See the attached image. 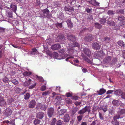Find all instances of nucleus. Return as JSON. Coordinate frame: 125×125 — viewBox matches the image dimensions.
<instances>
[{"instance_id": "nucleus-5", "label": "nucleus", "mask_w": 125, "mask_h": 125, "mask_svg": "<svg viewBox=\"0 0 125 125\" xmlns=\"http://www.w3.org/2000/svg\"><path fill=\"white\" fill-rule=\"evenodd\" d=\"M12 112V110L9 108H7L5 112V115L7 116H10Z\"/></svg>"}, {"instance_id": "nucleus-9", "label": "nucleus", "mask_w": 125, "mask_h": 125, "mask_svg": "<svg viewBox=\"0 0 125 125\" xmlns=\"http://www.w3.org/2000/svg\"><path fill=\"white\" fill-rule=\"evenodd\" d=\"M36 104V102L34 100L31 101L29 104V106L30 108H33Z\"/></svg>"}, {"instance_id": "nucleus-1", "label": "nucleus", "mask_w": 125, "mask_h": 125, "mask_svg": "<svg viewBox=\"0 0 125 125\" xmlns=\"http://www.w3.org/2000/svg\"><path fill=\"white\" fill-rule=\"evenodd\" d=\"M90 111V107L88 106H86L85 107L83 108L82 110H80L79 111L78 113V114H83L84 113L87 112H89Z\"/></svg>"}, {"instance_id": "nucleus-41", "label": "nucleus", "mask_w": 125, "mask_h": 125, "mask_svg": "<svg viewBox=\"0 0 125 125\" xmlns=\"http://www.w3.org/2000/svg\"><path fill=\"white\" fill-rule=\"evenodd\" d=\"M118 20L121 21H122L124 20V17L122 16H120L118 17Z\"/></svg>"}, {"instance_id": "nucleus-11", "label": "nucleus", "mask_w": 125, "mask_h": 125, "mask_svg": "<svg viewBox=\"0 0 125 125\" xmlns=\"http://www.w3.org/2000/svg\"><path fill=\"white\" fill-rule=\"evenodd\" d=\"M67 37L69 40L73 42L75 41L76 40V38L74 36L72 35H68Z\"/></svg>"}, {"instance_id": "nucleus-34", "label": "nucleus", "mask_w": 125, "mask_h": 125, "mask_svg": "<svg viewBox=\"0 0 125 125\" xmlns=\"http://www.w3.org/2000/svg\"><path fill=\"white\" fill-rule=\"evenodd\" d=\"M106 20L105 18L101 19L100 20V23L102 24H104L106 22Z\"/></svg>"}, {"instance_id": "nucleus-10", "label": "nucleus", "mask_w": 125, "mask_h": 125, "mask_svg": "<svg viewBox=\"0 0 125 125\" xmlns=\"http://www.w3.org/2000/svg\"><path fill=\"white\" fill-rule=\"evenodd\" d=\"M82 56L84 60L87 62L89 63L90 64L92 63V60H90L89 59L87 58L83 53H82Z\"/></svg>"}, {"instance_id": "nucleus-57", "label": "nucleus", "mask_w": 125, "mask_h": 125, "mask_svg": "<svg viewBox=\"0 0 125 125\" xmlns=\"http://www.w3.org/2000/svg\"><path fill=\"white\" fill-rule=\"evenodd\" d=\"M121 97L123 99H125V93H122L121 95Z\"/></svg>"}, {"instance_id": "nucleus-59", "label": "nucleus", "mask_w": 125, "mask_h": 125, "mask_svg": "<svg viewBox=\"0 0 125 125\" xmlns=\"http://www.w3.org/2000/svg\"><path fill=\"white\" fill-rule=\"evenodd\" d=\"M48 92H43L42 94V95H48Z\"/></svg>"}, {"instance_id": "nucleus-52", "label": "nucleus", "mask_w": 125, "mask_h": 125, "mask_svg": "<svg viewBox=\"0 0 125 125\" xmlns=\"http://www.w3.org/2000/svg\"><path fill=\"white\" fill-rule=\"evenodd\" d=\"M73 46H76L78 47L79 46V44L77 42H73Z\"/></svg>"}, {"instance_id": "nucleus-46", "label": "nucleus", "mask_w": 125, "mask_h": 125, "mask_svg": "<svg viewBox=\"0 0 125 125\" xmlns=\"http://www.w3.org/2000/svg\"><path fill=\"white\" fill-rule=\"evenodd\" d=\"M63 121L61 120L58 121L57 122L56 124L57 125H62V124Z\"/></svg>"}, {"instance_id": "nucleus-50", "label": "nucleus", "mask_w": 125, "mask_h": 125, "mask_svg": "<svg viewBox=\"0 0 125 125\" xmlns=\"http://www.w3.org/2000/svg\"><path fill=\"white\" fill-rule=\"evenodd\" d=\"M5 29V28L0 27V32H4Z\"/></svg>"}, {"instance_id": "nucleus-20", "label": "nucleus", "mask_w": 125, "mask_h": 125, "mask_svg": "<svg viewBox=\"0 0 125 125\" xmlns=\"http://www.w3.org/2000/svg\"><path fill=\"white\" fill-rule=\"evenodd\" d=\"M31 80L29 79L28 81L25 82L23 84V85L25 86H28L31 84Z\"/></svg>"}, {"instance_id": "nucleus-48", "label": "nucleus", "mask_w": 125, "mask_h": 125, "mask_svg": "<svg viewBox=\"0 0 125 125\" xmlns=\"http://www.w3.org/2000/svg\"><path fill=\"white\" fill-rule=\"evenodd\" d=\"M110 39L109 37H106L104 38V40L105 41L106 43H107L109 42Z\"/></svg>"}, {"instance_id": "nucleus-16", "label": "nucleus", "mask_w": 125, "mask_h": 125, "mask_svg": "<svg viewBox=\"0 0 125 125\" xmlns=\"http://www.w3.org/2000/svg\"><path fill=\"white\" fill-rule=\"evenodd\" d=\"M65 9L66 11H68L70 12H72L74 10L73 8L71 7H66L65 8Z\"/></svg>"}, {"instance_id": "nucleus-40", "label": "nucleus", "mask_w": 125, "mask_h": 125, "mask_svg": "<svg viewBox=\"0 0 125 125\" xmlns=\"http://www.w3.org/2000/svg\"><path fill=\"white\" fill-rule=\"evenodd\" d=\"M36 76L37 77V78L41 82H44L43 79V78L42 77H39L37 75H36Z\"/></svg>"}, {"instance_id": "nucleus-8", "label": "nucleus", "mask_w": 125, "mask_h": 125, "mask_svg": "<svg viewBox=\"0 0 125 125\" xmlns=\"http://www.w3.org/2000/svg\"><path fill=\"white\" fill-rule=\"evenodd\" d=\"M61 48L60 45L59 44H55L51 47V49L53 50H55L60 49Z\"/></svg>"}, {"instance_id": "nucleus-17", "label": "nucleus", "mask_w": 125, "mask_h": 125, "mask_svg": "<svg viewBox=\"0 0 125 125\" xmlns=\"http://www.w3.org/2000/svg\"><path fill=\"white\" fill-rule=\"evenodd\" d=\"M99 109L100 110H102L105 113L107 110V106L106 105H104L100 107Z\"/></svg>"}, {"instance_id": "nucleus-25", "label": "nucleus", "mask_w": 125, "mask_h": 125, "mask_svg": "<svg viewBox=\"0 0 125 125\" xmlns=\"http://www.w3.org/2000/svg\"><path fill=\"white\" fill-rule=\"evenodd\" d=\"M117 43L120 46L123 47H124L125 46L124 43L122 41H119L117 42Z\"/></svg>"}, {"instance_id": "nucleus-44", "label": "nucleus", "mask_w": 125, "mask_h": 125, "mask_svg": "<svg viewBox=\"0 0 125 125\" xmlns=\"http://www.w3.org/2000/svg\"><path fill=\"white\" fill-rule=\"evenodd\" d=\"M30 97V94L29 93H27L26 94L25 96L24 99H28Z\"/></svg>"}, {"instance_id": "nucleus-26", "label": "nucleus", "mask_w": 125, "mask_h": 125, "mask_svg": "<svg viewBox=\"0 0 125 125\" xmlns=\"http://www.w3.org/2000/svg\"><path fill=\"white\" fill-rule=\"evenodd\" d=\"M65 112V110L64 109H62L58 112V114L60 115H63Z\"/></svg>"}, {"instance_id": "nucleus-19", "label": "nucleus", "mask_w": 125, "mask_h": 125, "mask_svg": "<svg viewBox=\"0 0 125 125\" xmlns=\"http://www.w3.org/2000/svg\"><path fill=\"white\" fill-rule=\"evenodd\" d=\"M42 11L43 12V16H42V17H44V15H47L48 14L49 12V11L48 10L45 9L43 10Z\"/></svg>"}, {"instance_id": "nucleus-38", "label": "nucleus", "mask_w": 125, "mask_h": 125, "mask_svg": "<svg viewBox=\"0 0 125 125\" xmlns=\"http://www.w3.org/2000/svg\"><path fill=\"white\" fill-rule=\"evenodd\" d=\"M119 113L121 115L124 114L125 113V109H121V110L119 112Z\"/></svg>"}, {"instance_id": "nucleus-35", "label": "nucleus", "mask_w": 125, "mask_h": 125, "mask_svg": "<svg viewBox=\"0 0 125 125\" xmlns=\"http://www.w3.org/2000/svg\"><path fill=\"white\" fill-rule=\"evenodd\" d=\"M112 123L115 125H119V124L118 121L117 120H113Z\"/></svg>"}, {"instance_id": "nucleus-12", "label": "nucleus", "mask_w": 125, "mask_h": 125, "mask_svg": "<svg viewBox=\"0 0 125 125\" xmlns=\"http://www.w3.org/2000/svg\"><path fill=\"white\" fill-rule=\"evenodd\" d=\"M64 39V37L63 35H60L57 37L56 38V41L57 42H61L62 41H63Z\"/></svg>"}, {"instance_id": "nucleus-37", "label": "nucleus", "mask_w": 125, "mask_h": 125, "mask_svg": "<svg viewBox=\"0 0 125 125\" xmlns=\"http://www.w3.org/2000/svg\"><path fill=\"white\" fill-rule=\"evenodd\" d=\"M44 17H47L48 18H52V14H48L47 15H44Z\"/></svg>"}, {"instance_id": "nucleus-7", "label": "nucleus", "mask_w": 125, "mask_h": 125, "mask_svg": "<svg viewBox=\"0 0 125 125\" xmlns=\"http://www.w3.org/2000/svg\"><path fill=\"white\" fill-rule=\"evenodd\" d=\"M70 119V117L69 115H65L63 117V121L64 122L67 123L68 122Z\"/></svg>"}, {"instance_id": "nucleus-32", "label": "nucleus", "mask_w": 125, "mask_h": 125, "mask_svg": "<svg viewBox=\"0 0 125 125\" xmlns=\"http://www.w3.org/2000/svg\"><path fill=\"white\" fill-rule=\"evenodd\" d=\"M11 82L15 85H17L19 83L18 81L15 79L11 80Z\"/></svg>"}, {"instance_id": "nucleus-2", "label": "nucleus", "mask_w": 125, "mask_h": 125, "mask_svg": "<svg viewBox=\"0 0 125 125\" xmlns=\"http://www.w3.org/2000/svg\"><path fill=\"white\" fill-rule=\"evenodd\" d=\"M54 113V109L52 108H50L48 109L47 114L48 116L51 117L53 115Z\"/></svg>"}, {"instance_id": "nucleus-54", "label": "nucleus", "mask_w": 125, "mask_h": 125, "mask_svg": "<svg viewBox=\"0 0 125 125\" xmlns=\"http://www.w3.org/2000/svg\"><path fill=\"white\" fill-rule=\"evenodd\" d=\"M86 11L87 12L89 13H90L92 12V9L87 8L86 9Z\"/></svg>"}, {"instance_id": "nucleus-22", "label": "nucleus", "mask_w": 125, "mask_h": 125, "mask_svg": "<svg viewBox=\"0 0 125 125\" xmlns=\"http://www.w3.org/2000/svg\"><path fill=\"white\" fill-rule=\"evenodd\" d=\"M122 92L120 90H118L115 91V94L118 96L121 95Z\"/></svg>"}, {"instance_id": "nucleus-18", "label": "nucleus", "mask_w": 125, "mask_h": 125, "mask_svg": "<svg viewBox=\"0 0 125 125\" xmlns=\"http://www.w3.org/2000/svg\"><path fill=\"white\" fill-rule=\"evenodd\" d=\"M123 118V117H121L120 115L119 114H117L115 115L113 117V120H117L120 118Z\"/></svg>"}, {"instance_id": "nucleus-45", "label": "nucleus", "mask_w": 125, "mask_h": 125, "mask_svg": "<svg viewBox=\"0 0 125 125\" xmlns=\"http://www.w3.org/2000/svg\"><path fill=\"white\" fill-rule=\"evenodd\" d=\"M99 117L100 120H103L104 119V117L101 113H99Z\"/></svg>"}, {"instance_id": "nucleus-21", "label": "nucleus", "mask_w": 125, "mask_h": 125, "mask_svg": "<svg viewBox=\"0 0 125 125\" xmlns=\"http://www.w3.org/2000/svg\"><path fill=\"white\" fill-rule=\"evenodd\" d=\"M10 7L12 8L11 10L15 12L17 10L16 6L15 5L11 4L10 6Z\"/></svg>"}, {"instance_id": "nucleus-33", "label": "nucleus", "mask_w": 125, "mask_h": 125, "mask_svg": "<svg viewBox=\"0 0 125 125\" xmlns=\"http://www.w3.org/2000/svg\"><path fill=\"white\" fill-rule=\"evenodd\" d=\"M90 3L94 5L95 6L97 5V3H98L96 2V0H91Z\"/></svg>"}, {"instance_id": "nucleus-13", "label": "nucleus", "mask_w": 125, "mask_h": 125, "mask_svg": "<svg viewBox=\"0 0 125 125\" xmlns=\"http://www.w3.org/2000/svg\"><path fill=\"white\" fill-rule=\"evenodd\" d=\"M44 116V114L43 112H40L37 114L36 117L39 119H42Z\"/></svg>"}, {"instance_id": "nucleus-60", "label": "nucleus", "mask_w": 125, "mask_h": 125, "mask_svg": "<svg viewBox=\"0 0 125 125\" xmlns=\"http://www.w3.org/2000/svg\"><path fill=\"white\" fill-rule=\"evenodd\" d=\"M113 63L115 64L117 62V60L115 58H114L113 60Z\"/></svg>"}, {"instance_id": "nucleus-30", "label": "nucleus", "mask_w": 125, "mask_h": 125, "mask_svg": "<svg viewBox=\"0 0 125 125\" xmlns=\"http://www.w3.org/2000/svg\"><path fill=\"white\" fill-rule=\"evenodd\" d=\"M95 27L98 29H100L102 27V26L98 23H96L95 24Z\"/></svg>"}, {"instance_id": "nucleus-43", "label": "nucleus", "mask_w": 125, "mask_h": 125, "mask_svg": "<svg viewBox=\"0 0 125 125\" xmlns=\"http://www.w3.org/2000/svg\"><path fill=\"white\" fill-rule=\"evenodd\" d=\"M7 16L10 18L12 17V13L11 11L8 12L7 15Z\"/></svg>"}, {"instance_id": "nucleus-63", "label": "nucleus", "mask_w": 125, "mask_h": 125, "mask_svg": "<svg viewBox=\"0 0 125 125\" xmlns=\"http://www.w3.org/2000/svg\"><path fill=\"white\" fill-rule=\"evenodd\" d=\"M114 91L113 90H108L107 91V94H109L112 93Z\"/></svg>"}, {"instance_id": "nucleus-58", "label": "nucleus", "mask_w": 125, "mask_h": 125, "mask_svg": "<svg viewBox=\"0 0 125 125\" xmlns=\"http://www.w3.org/2000/svg\"><path fill=\"white\" fill-rule=\"evenodd\" d=\"M55 118H54L53 120L51 123V125H55Z\"/></svg>"}, {"instance_id": "nucleus-36", "label": "nucleus", "mask_w": 125, "mask_h": 125, "mask_svg": "<svg viewBox=\"0 0 125 125\" xmlns=\"http://www.w3.org/2000/svg\"><path fill=\"white\" fill-rule=\"evenodd\" d=\"M2 81L5 83H8L9 81V79L7 77H5L2 79Z\"/></svg>"}, {"instance_id": "nucleus-47", "label": "nucleus", "mask_w": 125, "mask_h": 125, "mask_svg": "<svg viewBox=\"0 0 125 125\" xmlns=\"http://www.w3.org/2000/svg\"><path fill=\"white\" fill-rule=\"evenodd\" d=\"M55 25L58 28H61L62 26V24L61 23H56L55 24Z\"/></svg>"}, {"instance_id": "nucleus-4", "label": "nucleus", "mask_w": 125, "mask_h": 125, "mask_svg": "<svg viewBox=\"0 0 125 125\" xmlns=\"http://www.w3.org/2000/svg\"><path fill=\"white\" fill-rule=\"evenodd\" d=\"M92 47L93 49L97 50L100 48V46L97 42H95L92 43Z\"/></svg>"}, {"instance_id": "nucleus-53", "label": "nucleus", "mask_w": 125, "mask_h": 125, "mask_svg": "<svg viewBox=\"0 0 125 125\" xmlns=\"http://www.w3.org/2000/svg\"><path fill=\"white\" fill-rule=\"evenodd\" d=\"M66 95L67 97H71L72 95V94L70 93H67L66 94Z\"/></svg>"}, {"instance_id": "nucleus-24", "label": "nucleus", "mask_w": 125, "mask_h": 125, "mask_svg": "<svg viewBox=\"0 0 125 125\" xmlns=\"http://www.w3.org/2000/svg\"><path fill=\"white\" fill-rule=\"evenodd\" d=\"M38 52L36 49H33L31 52V53L32 54H38Z\"/></svg>"}, {"instance_id": "nucleus-51", "label": "nucleus", "mask_w": 125, "mask_h": 125, "mask_svg": "<svg viewBox=\"0 0 125 125\" xmlns=\"http://www.w3.org/2000/svg\"><path fill=\"white\" fill-rule=\"evenodd\" d=\"M46 89V86H43L41 88V90L42 91H44Z\"/></svg>"}, {"instance_id": "nucleus-27", "label": "nucleus", "mask_w": 125, "mask_h": 125, "mask_svg": "<svg viewBox=\"0 0 125 125\" xmlns=\"http://www.w3.org/2000/svg\"><path fill=\"white\" fill-rule=\"evenodd\" d=\"M108 24H110V25L112 26H115V23L114 21H108L107 22Z\"/></svg>"}, {"instance_id": "nucleus-42", "label": "nucleus", "mask_w": 125, "mask_h": 125, "mask_svg": "<svg viewBox=\"0 0 125 125\" xmlns=\"http://www.w3.org/2000/svg\"><path fill=\"white\" fill-rule=\"evenodd\" d=\"M78 108L77 107H75L73 108L72 111V114L74 115L77 111Z\"/></svg>"}, {"instance_id": "nucleus-14", "label": "nucleus", "mask_w": 125, "mask_h": 125, "mask_svg": "<svg viewBox=\"0 0 125 125\" xmlns=\"http://www.w3.org/2000/svg\"><path fill=\"white\" fill-rule=\"evenodd\" d=\"M6 105V103L4 101L3 98L0 96V106H5Z\"/></svg>"}, {"instance_id": "nucleus-31", "label": "nucleus", "mask_w": 125, "mask_h": 125, "mask_svg": "<svg viewBox=\"0 0 125 125\" xmlns=\"http://www.w3.org/2000/svg\"><path fill=\"white\" fill-rule=\"evenodd\" d=\"M108 14L109 15H114L115 14V12L113 10H109L108 11Z\"/></svg>"}, {"instance_id": "nucleus-28", "label": "nucleus", "mask_w": 125, "mask_h": 125, "mask_svg": "<svg viewBox=\"0 0 125 125\" xmlns=\"http://www.w3.org/2000/svg\"><path fill=\"white\" fill-rule=\"evenodd\" d=\"M31 72H25L23 73V75L25 76H27L31 75Z\"/></svg>"}, {"instance_id": "nucleus-64", "label": "nucleus", "mask_w": 125, "mask_h": 125, "mask_svg": "<svg viewBox=\"0 0 125 125\" xmlns=\"http://www.w3.org/2000/svg\"><path fill=\"white\" fill-rule=\"evenodd\" d=\"M87 123L86 122H82L81 124V125H87Z\"/></svg>"}, {"instance_id": "nucleus-49", "label": "nucleus", "mask_w": 125, "mask_h": 125, "mask_svg": "<svg viewBox=\"0 0 125 125\" xmlns=\"http://www.w3.org/2000/svg\"><path fill=\"white\" fill-rule=\"evenodd\" d=\"M40 120L38 119H35L33 123L35 125H36L39 123L40 122Z\"/></svg>"}, {"instance_id": "nucleus-62", "label": "nucleus", "mask_w": 125, "mask_h": 125, "mask_svg": "<svg viewBox=\"0 0 125 125\" xmlns=\"http://www.w3.org/2000/svg\"><path fill=\"white\" fill-rule=\"evenodd\" d=\"M87 19H88L92 20L93 19V18L92 15H89Z\"/></svg>"}, {"instance_id": "nucleus-23", "label": "nucleus", "mask_w": 125, "mask_h": 125, "mask_svg": "<svg viewBox=\"0 0 125 125\" xmlns=\"http://www.w3.org/2000/svg\"><path fill=\"white\" fill-rule=\"evenodd\" d=\"M114 105H117L119 103V102L118 100H114L112 103Z\"/></svg>"}, {"instance_id": "nucleus-56", "label": "nucleus", "mask_w": 125, "mask_h": 125, "mask_svg": "<svg viewBox=\"0 0 125 125\" xmlns=\"http://www.w3.org/2000/svg\"><path fill=\"white\" fill-rule=\"evenodd\" d=\"M15 119L12 120L10 121V124H12V125H15Z\"/></svg>"}, {"instance_id": "nucleus-15", "label": "nucleus", "mask_w": 125, "mask_h": 125, "mask_svg": "<svg viewBox=\"0 0 125 125\" xmlns=\"http://www.w3.org/2000/svg\"><path fill=\"white\" fill-rule=\"evenodd\" d=\"M106 91L105 89H104L103 88H102L100 89L99 91H97V93L99 95H101L104 94L106 92Z\"/></svg>"}, {"instance_id": "nucleus-39", "label": "nucleus", "mask_w": 125, "mask_h": 125, "mask_svg": "<svg viewBox=\"0 0 125 125\" xmlns=\"http://www.w3.org/2000/svg\"><path fill=\"white\" fill-rule=\"evenodd\" d=\"M32 82L33 83V85H31L29 87V88L30 89H31L34 88L36 85V83L35 82H34L33 81H32Z\"/></svg>"}, {"instance_id": "nucleus-61", "label": "nucleus", "mask_w": 125, "mask_h": 125, "mask_svg": "<svg viewBox=\"0 0 125 125\" xmlns=\"http://www.w3.org/2000/svg\"><path fill=\"white\" fill-rule=\"evenodd\" d=\"M81 104V102H76L74 103V104L76 106L80 105Z\"/></svg>"}, {"instance_id": "nucleus-55", "label": "nucleus", "mask_w": 125, "mask_h": 125, "mask_svg": "<svg viewBox=\"0 0 125 125\" xmlns=\"http://www.w3.org/2000/svg\"><path fill=\"white\" fill-rule=\"evenodd\" d=\"M106 62H109L111 60V57L109 56H108L106 58Z\"/></svg>"}, {"instance_id": "nucleus-6", "label": "nucleus", "mask_w": 125, "mask_h": 125, "mask_svg": "<svg viewBox=\"0 0 125 125\" xmlns=\"http://www.w3.org/2000/svg\"><path fill=\"white\" fill-rule=\"evenodd\" d=\"M37 106L38 108H40L42 110L45 111L46 108V107L44 105H42L41 103H39L37 104Z\"/></svg>"}, {"instance_id": "nucleus-29", "label": "nucleus", "mask_w": 125, "mask_h": 125, "mask_svg": "<svg viewBox=\"0 0 125 125\" xmlns=\"http://www.w3.org/2000/svg\"><path fill=\"white\" fill-rule=\"evenodd\" d=\"M83 115H81L77 117V119L78 121L80 122L82 120Z\"/></svg>"}, {"instance_id": "nucleus-3", "label": "nucleus", "mask_w": 125, "mask_h": 125, "mask_svg": "<svg viewBox=\"0 0 125 125\" xmlns=\"http://www.w3.org/2000/svg\"><path fill=\"white\" fill-rule=\"evenodd\" d=\"M84 54L88 57H89L91 55V52L90 50L87 48H84L83 50Z\"/></svg>"}]
</instances>
